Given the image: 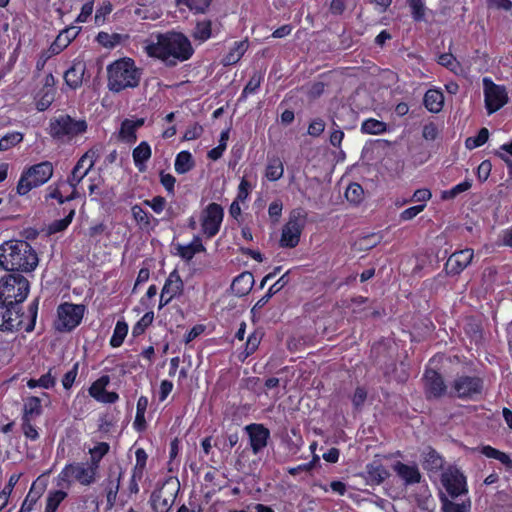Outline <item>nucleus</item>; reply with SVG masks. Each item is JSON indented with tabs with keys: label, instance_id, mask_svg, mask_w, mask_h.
<instances>
[{
	"label": "nucleus",
	"instance_id": "51",
	"mask_svg": "<svg viewBox=\"0 0 512 512\" xmlns=\"http://www.w3.org/2000/svg\"><path fill=\"white\" fill-rule=\"evenodd\" d=\"M489 139V130L486 127L479 129L476 136L468 137L465 146L469 150L476 149L484 145Z\"/></svg>",
	"mask_w": 512,
	"mask_h": 512
},
{
	"label": "nucleus",
	"instance_id": "31",
	"mask_svg": "<svg viewBox=\"0 0 512 512\" xmlns=\"http://www.w3.org/2000/svg\"><path fill=\"white\" fill-rule=\"evenodd\" d=\"M254 277L251 272H242L234 278L231 284V289L238 297L247 295L252 289Z\"/></svg>",
	"mask_w": 512,
	"mask_h": 512
},
{
	"label": "nucleus",
	"instance_id": "64",
	"mask_svg": "<svg viewBox=\"0 0 512 512\" xmlns=\"http://www.w3.org/2000/svg\"><path fill=\"white\" fill-rule=\"evenodd\" d=\"M143 204L150 207L154 213L160 214L165 210L167 202L165 197L157 195L150 200H144Z\"/></svg>",
	"mask_w": 512,
	"mask_h": 512
},
{
	"label": "nucleus",
	"instance_id": "56",
	"mask_svg": "<svg viewBox=\"0 0 512 512\" xmlns=\"http://www.w3.org/2000/svg\"><path fill=\"white\" fill-rule=\"evenodd\" d=\"M363 195L364 190L358 183H351L345 191L346 199L353 204H359L363 199Z\"/></svg>",
	"mask_w": 512,
	"mask_h": 512
},
{
	"label": "nucleus",
	"instance_id": "45",
	"mask_svg": "<svg viewBox=\"0 0 512 512\" xmlns=\"http://www.w3.org/2000/svg\"><path fill=\"white\" fill-rule=\"evenodd\" d=\"M213 0H175L176 6H186L195 14L206 13Z\"/></svg>",
	"mask_w": 512,
	"mask_h": 512
},
{
	"label": "nucleus",
	"instance_id": "55",
	"mask_svg": "<svg viewBox=\"0 0 512 512\" xmlns=\"http://www.w3.org/2000/svg\"><path fill=\"white\" fill-rule=\"evenodd\" d=\"M154 320V312L148 311L146 312L140 320L136 322V324L132 328V334L134 337H138L145 333L146 329L153 323Z\"/></svg>",
	"mask_w": 512,
	"mask_h": 512
},
{
	"label": "nucleus",
	"instance_id": "11",
	"mask_svg": "<svg viewBox=\"0 0 512 512\" xmlns=\"http://www.w3.org/2000/svg\"><path fill=\"white\" fill-rule=\"evenodd\" d=\"M224 219L223 207L215 202L209 203L202 211L200 215V224L202 234L207 238L211 239L215 237L220 229Z\"/></svg>",
	"mask_w": 512,
	"mask_h": 512
},
{
	"label": "nucleus",
	"instance_id": "15",
	"mask_svg": "<svg viewBox=\"0 0 512 512\" xmlns=\"http://www.w3.org/2000/svg\"><path fill=\"white\" fill-rule=\"evenodd\" d=\"M424 393L427 400L440 399L447 394V385L440 372L426 368L423 374Z\"/></svg>",
	"mask_w": 512,
	"mask_h": 512
},
{
	"label": "nucleus",
	"instance_id": "47",
	"mask_svg": "<svg viewBox=\"0 0 512 512\" xmlns=\"http://www.w3.org/2000/svg\"><path fill=\"white\" fill-rule=\"evenodd\" d=\"M74 216H75V208L70 207L68 210V214L64 218L54 220L53 222H51L49 224L48 232L50 234H56V233L65 231L69 227V225L72 223Z\"/></svg>",
	"mask_w": 512,
	"mask_h": 512
},
{
	"label": "nucleus",
	"instance_id": "19",
	"mask_svg": "<svg viewBox=\"0 0 512 512\" xmlns=\"http://www.w3.org/2000/svg\"><path fill=\"white\" fill-rule=\"evenodd\" d=\"M81 32V27L68 26L62 29L51 43L50 53L59 55L64 51Z\"/></svg>",
	"mask_w": 512,
	"mask_h": 512
},
{
	"label": "nucleus",
	"instance_id": "5",
	"mask_svg": "<svg viewBox=\"0 0 512 512\" xmlns=\"http://www.w3.org/2000/svg\"><path fill=\"white\" fill-rule=\"evenodd\" d=\"M54 166L50 161H42L25 167L17 182L15 192L26 196L30 191L46 184L53 176Z\"/></svg>",
	"mask_w": 512,
	"mask_h": 512
},
{
	"label": "nucleus",
	"instance_id": "20",
	"mask_svg": "<svg viewBox=\"0 0 512 512\" xmlns=\"http://www.w3.org/2000/svg\"><path fill=\"white\" fill-rule=\"evenodd\" d=\"M393 470L407 486L418 484L421 481L422 475L416 464L408 465L397 461L393 465Z\"/></svg>",
	"mask_w": 512,
	"mask_h": 512
},
{
	"label": "nucleus",
	"instance_id": "57",
	"mask_svg": "<svg viewBox=\"0 0 512 512\" xmlns=\"http://www.w3.org/2000/svg\"><path fill=\"white\" fill-rule=\"evenodd\" d=\"M34 486H35V482H33L32 486H31L28 494L24 498L18 512H32V510L34 509V507L41 495L40 493H34V491H33Z\"/></svg>",
	"mask_w": 512,
	"mask_h": 512
},
{
	"label": "nucleus",
	"instance_id": "35",
	"mask_svg": "<svg viewBox=\"0 0 512 512\" xmlns=\"http://www.w3.org/2000/svg\"><path fill=\"white\" fill-rule=\"evenodd\" d=\"M284 164L282 160L277 157H268V161L265 167V177L270 182H276L283 177Z\"/></svg>",
	"mask_w": 512,
	"mask_h": 512
},
{
	"label": "nucleus",
	"instance_id": "60",
	"mask_svg": "<svg viewBox=\"0 0 512 512\" xmlns=\"http://www.w3.org/2000/svg\"><path fill=\"white\" fill-rule=\"evenodd\" d=\"M265 73L263 71H254L250 76L247 84L245 85V92H251L252 94L256 93L260 88L261 83L264 81Z\"/></svg>",
	"mask_w": 512,
	"mask_h": 512
},
{
	"label": "nucleus",
	"instance_id": "42",
	"mask_svg": "<svg viewBox=\"0 0 512 512\" xmlns=\"http://www.w3.org/2000/svg\"><path fill=\"white\" fill-rule=\"evenodd\" d=\"M194 165V159L189 151H181L176 155L174 169L178 174L189 172Z\"/></svg>",
	"mask_w": 512,
	"mask_h": 512
},
{
	"label": "nucleus",
	"instance_id": "1",
	"mask_svg": "<svg viewBox=\"0 0 512 512\" xmlns=\"http://www.w3.org/2000/svg\"><path fill=\"white\" fill-rule=\"evenodd\" d=\"M156 42L145 46L146 54L162 61L168 67L189 60L194 54L190 39L182 32L167 31L156 35Z\"/></svg>",
	"mask_w": 512,
	"mask_h": 512
},
{
	"label": "nucleus",
	"instance_id": "59",
	"mask_svg": "<svg viewBox=\"0 0 512 512\" xmlns=\"http://www.w3.org/2000/svg\"><path fill=\"white\" fill-rule=\"evenodd\" d=\"M136 462L134 467L132 468V472L143 475L146 469L148 455L143 448H138L135 451Z\"/></svg>",
	"mask_w": 512,
	"mask_h": 512
},
{
	"label": "nucleus",
	"instance_id": "4",
	"mask_svg": "<svg viewBox=\"0 0 512 512\" xmlns=\"http://www.w3.org/2000/svg\"><path fill=\"white\" fill-rule=\"evenodd\" d=\"M107 88L113 93L134 89L140 85L142 70L135 60L121 57L107 65Z\"/></svg>",
	"mask_w": 512,
	"mask_h": 512
},
{
	"label": "nucleus",
	"instance_id": "7",
	"mask_svg": "<svg viewBox=\"0 0 512 512\" xmlns=\"http://www.w3.org/2000/svg\"><path fill=\"white\" fill-rule=\"evenodd\" d=\"M484 379L478 375H457L450 385L448 395L461 400H475L482 395Z\"/></svg>",
	"mask_w": 512,
	"mask_h": 512
},
{
	"label": "nucleus",
	"instance_id": "58",
	"mask_svg": "<svg viewBox=\"0 0 512 512\" xmlns=\"http://www.w3.org/2000/svg\"><path fill=\"white\" fill-rule=\"evenodd\" d=\"M319 461H320L319 456L315 454L312 457V460H310L309 462L299 464L296 467H290V468H288L287 471L291 476H296L302 472L308 473V472H311L315 468V466L319 463Z\"/></svg>",
	"mask_w": 512,
	"mask_h": 512
},
{
	"label": "nucleus",
	"instance_id": "6",
	"mask_svg": "<svg viewBox=\"0 0 512 512\" xmlns=\"http://www.w3.org/2000/svg\"><path fill=\"white\" fill-rule=\"evenodd\" d=\"M30 291V282L20 273L8 272L0 278V301L21 305Z\"/></svg>",
	"mask_w": 512,
	"mask_h": 512
},
{
	"label": "nucleus",
	"instance_id": "27",
	"mask_svg": "<svg viewBox=\"0 0 512 512\" xmlns=\"http://www.w3.org/2000/svg\"><path fill=\"white\" fill-rule=\"evenodd\" d=\"M249 48V42L247 39L235 41L229 48V51L223 56L221 63L223 66H232L237 64L244 56Z\"/></svg>",
	"mask_w": 512,
	"mask_h": 512
},
{
	"label": "nucleus",
	"instance_id": "43",
	"mask_svg": "<svg viewBox=\"0 0 512 512\" xmlns=\"http://www.w3.org/2000/svg\"><path fill=\"white\" fill-rule=\"evenodd\" d=\"M68 494L64 490H50L46 497L44 512H57Z\"/></svg>",
	"mask_w": 512,
	"mask_h": 512
},
{
	"label": "nucleus",
	"instance_id": "21",
	"mask_svg": "<svg viewBox=\"0 0 512 512\" xmlns=\"http://www.w3.org/2000/svg\"><path fill=\"white\" fill-rule=\"evenodd\" d=\"M72 469L74 473V481L78 482L83 486L92 485L98 476V471H96L91 465L87 462H76L71 463Z\"/></svg>",
	"mask_w": 512,
	"mask_h": 512
},
{
	"label": "nucleus",
	"instance_id": "18",
	"mask_svg": "<svg viewBox=\"0 0 512 512\" xmlns=\"http://www.w3.org/2000/svg\"><path fill=\"white\" fill-rule=\"evenodd\" d=\"M85 72L86 62L80 57L73 59L71 66L64 72V83L71 90H77L83 84Z\"/></svg>",
	"mask_w": 512,
	"mask_h": 512
},
{
	"label": "nucleus",
	"instance_id": "46",
	"mask_svg": "<svg viewBox=\"0 0 512 512\" xmlns=\"http://www.w3.org/2000/svg\"><path fill=\"white\" fill-rule=\"evenodd\" d=\"M110 383V378L108 375H102L97 380H95L89 387L88 392L89 395L94 398L96 401L100 402L103 397L106 387Z\"/></svg>",
	"mask_w": 512,
	"mask_h": 512
},
{
	"label": "nucleus",
	"instance_id": "52",
	"mask_svg": "<svg viewBox=\"0 0 512 512\" xmlns=\"http://www.w3.org/2000/svg\"><path fill=\"white\" fill-rule=\"evenodd\" d=\"M23 134L18 131L9 132L0 138V151H7L23 141Z\"/></svg>",
	"mask_w": 512,
	"mask_h": 512
},
{
	"label": "nucleus",
	"instance_id": "9",
	"mask_svg": "<svg viewBox=\"0 0 512 512\" xmlns=\"http://www.w3.org/2000/svg\"><path fill=\"white\" fill-rule=\"evenodd\" d=\"M85 120H75L70 115L54 117L49 122V134L53 139L61 140L65 137L71 139L87 131Z\"/></svg>",
	"mask_w": 512,
	"mask_h": 512
},
{
	"label": "nucleus",
	"instance_id": "50",
	"mask_svg": "<svg viewBox=\"0 0 512 512\" xmlns=\"http://www.w3.org/2000/svg\"><path fill=\"white\" fill-rule=\"evenodd\" d=\"M128 333V325L124 321H118L115 325L109 344L113 348L120 347Z\"/></svg>",
	"mask_w": 512,
	"mask_h": 512
},
{
	"label": "nucleus",
	"instance_id": "49",
	"mask_svg": "<svg viewBox=\"0 0 512 512\" xmlns=\"http://www.w3.org/2000/svg\"><path fill=\"white\" fill-rule=\"evenodd\" d=\"M52 369L43 375H41L38 379L31 378L27 381V386L30 389H34L36 387H41L44 389H51L56 384V379L51 373Z\"/></svg>",
	"mask_w": 512,
	"mask_h": 512
},
{
	"label": "nucleus",
	"instance_id": "10",
	"mask_svg": "<svg viewBox=\"0 0 512 512\" xmlns=\"http://www.w3.org/2000/svg\"><path fill=\"white\" fill-rule=\"evenodd\" d=\"M86 307L83 304L63 302L57 307V319L54 327L58 332H71L80 325L85 314Z\"/></svg>",
	"mask_w": 512,
	"mask_h": 512
},
{
	"label": "nucleus",
	"instance_id": "22",
	"mask_svg": "<svg viewBox=\"0 0 512 512\" xmlns=\"http://www.w3.org/2000/svg\"><path fill=\"white\" fill-rule=\"evenodd\" d=\"M445 459L433 447L429 446L422 453V466L430 473H438L444 467Z\"/></svg>",
	"mask_w": 512,
	"mask_h": 512
},
{
	"label": "nucleus",
	"instance_id": "34",
	"mask_svg": "<svg viewBox=\"0 0 512 512\" xmlns=\"http://www.w3.org/2000/svg\"><path fill=\"white\" fill-rule=\"evenodd\" d=\"M425 108L432 113H439L444 104V95L440 90L429 89L423 98Z\"/></svg>",
	"mask_w": 512,
	"mask_h": 512
},
{
	"label": "nucleus",
	"instance_id": "62",
	"mask_svg": "<svg viewBox=\"0 0 512 512\" xmlns=\"http://www.w3.org/2000/svg\"><path fill=\"white\" fill-rule=\"evenodd\" d=\"M79 365L80 364L78 361L75 362L72 368L63 375L61 382L65 390H70L75 383L78 375Z\"/></svg>",
	"mask_w": 512,
	"mask_h": 512
},
{
	"label": "nucleus",
	"instance_id": "17",
	"mask_svg": "<svg viewBox=\"0 0 512 512\" xmlns=\"http://www.w3.org/2000/svg\"><path fill=\"white\" fill-rule=\"evenodd\" d=\"M473 249L466 248L452 253L444 265V271L449 276L459 275L473 260Z\"/></svg>",
	"mask_w": 512,
	"mask_h": 512
},
{
	"label": "nucleus",
	"instance_id": "53",
	"mask_svg": "<svg viewBox=\"0 0 512 512\" xmlns=\"http://www.w3.org/2000/svg\"><path fill=\"white\" fill-rule=\"evenodd\" d=\"M440 500L444 512H467L470 508V501L456 503L452 500H449L444 494H442Z\"/></svg>",
	"mask_w": 512,
	"mask_h": 512
},
{
	"label": "nucleus",
	"instance_id": "26",
	"mask_svg": "<svg viewBox=\"0 0 512 512\" xmlns=\"http://www.w3.org/2000/svg\"><path fill=\"white\" fill-rule=\"evenodd\" d=\"M121 478L122 472H119L118 475L116 476L109 475L102 484L106 496V505L108 509H111L116 504Z\"/></svg>",
	"mask_w": 512,
	"mask_h": 512
},
{
	"label": "nucleus",
	"instance_id": "23",
	"mask_svg": "<svg viewBox=\"0 0 512 512\" xmlns=\"http://www.w3.org/2000/svg\"><path fill=\"white\" fill-rule=\"evenodd\" d=\"M175 250L176 255H178L182 260L189 262L196 254L205 252L206 248L203 245L200 236L195 235L189 244H177L175 246Z\"/></svg>",
	"mask_w": 512,
	"mask_h": 512
},
{
	"label": "nucleus",
	"instance_id": "39",
	"mask_svg": "<svg viewBox=\"0 0 512 512\" xmlns=\"http://www.w3.org/2000/svg\"><path fill=\"white\" fill-rule=\"evenodd\" d=\"M288 273L283 274L274 284H272L264 296H262L255 304L254 309H261L264 307L268 301L277 294L281 289H283L288 283Z\"/></svg>",
	"mask_w": 512,
	"mask_h": 512
},
{
	"label": "nucleus",
	"instance_id": "13",
	"mask_svg": "<svg viewBox=\"0 0 512 512\" xmlns=\"http://www.w3.org/2000/svg\"><path fill=\"white\" fill-rule=\"evenodd\" d=\"M483 83L485 107L489 114L495 113L508 102L506 88L502 85L495 84L489 78H484Z\"/></svg>",
	"mask_w": 512,
	"mask_h": 512
},
{
	"label": "nucleus",
	"instance_id": "44",
	"mask_svg": "<svg viewBox=\"0 0 512 512\" xmlns=\"http://www.w3.org/2000/svg\"><path fill=\"white\" fill-rule=\"evenodd\" d=\"M56 89H40L35 96L36 109L39 112L46 111L55 100Z\"/></svg>",
	"mask_w": 512,
	"mask_h": 512
},
{
	"label": "nucleus",
	"instance_id": "38",
	"mask_svg": "<svg viewBox=\"0 0 512 512\" xmlns=\"http://www.w3.org/2000/svg\"><path fill=\"white\" fill-rule=\"evenodd\" d=\"M43 408L41 399L37 396H29L24 401L23 415L21 419H31L42 414Z\"/></svg>",
	"mask_w": 512,
	"mask_h": 512
},
{
	"label": "nucleus",
	"instance_id": "25",
	"mask_svg": "<svg viewBox=\"0 0 512 512\" xmlns=\"http://www.w3.org/2000/svg\"><path fill=\"white\" fill-rule=\"evenodd\" d=\"M152 156V149L147 141H141L132 151L135 167L140 173L147 170V162Z\"/></svg>",
	"mask_w": 512,
	"mask_h": 512
},
{
	"label": "nucleus",
	"instance_id": "16",
	"mask_svg": "<svg viewBox=\"0 0 512 512\" xmlns=\"http://www.w3.org/2000/svg\"><path fill=\"white\" fill-rule=\"evenodd\" d=\"M97 158L98 153L94 149H89L79 158L68 177V182L72 188H76L81 180L94 167Z\"/></svg>",
	"mask_w": 512,
	"mask_h": 512
},
{
	"label": "nucleus",
	"instance_id": "37",
	"mask_svg": "<svg viewBox=\"0 0 512 512\" xmlns=\"http://www.w3.org/2000/svg\"><path fill=\"white\" fill-rule=\"evenodd\" d=\"M109 451V443L98 442L93 448L89 449L90 459L87 463L99 472L100 463L102 459L109 453Z\"/></svg>",
	"mask_w": 512,
	"mask_h": 512
},
{
	"label": "nucleus",
	"instance_id": "36",
	"mask_svg": "<svg viewBox=\"0 0 512 512\" xmlns=\"http://www.w3.org/2000/svg\"><path fill=\"white\" fill-rule=\"evenodd\" d=\"M144 124L143 119L129 120L125 119L121 123L120 137L128 143H133L137 139L136 130Z\"/></svg>",
	"mask_w": 512,
	"mask_h": 512
},
{
	"label": "nucleus",
	"instance_id": "8",
	"mask_svg": "<svg viewBox=\"0 0 512 512\" xmlns=\"http://www.w3.org/2000/svg\"><path fill=\"white\" fill-rule=\"evenodd\" d=\"M306 220L307 212L303 208H296L291 211L288 222L282 228L281 247L291 249L299 244Z\"/></svg>",
	"mask_w": 512,
	"mask_h": 512
},
{
	"label": "nucleus",
	"instance_id": "3",
	"mask_svg": "<svg viewBox=\"0 0 512 512\" xmlns=\"http://www.w3.org/2000/svg\"><path fill=\"white\" fill-rule=\"evenodd\" d=\"M39 301V297L34 298L26 312L22 310V304L0 301V331L14 332L23 329L27 333L32 332L36 325Z\"/></svg>",
	"mask_w": 512,
	"mask_h": 512
},
{
	"label": "nucleus",
	"instance_id": "40",
	"mask_svg": "<svg viewBox=\"0 0 512 512\" xmlns=\"http://www.w3.org/2000/svg\"><path fill=\"white\" fill-rule=\"evenodd\" d=\"M480 452L485 457L498 460L506 468L512 469V459L510 458V456L507 453L502 452L490 445H483L480 448Z\"/></svg>",
	"mask_w": 512,
	"mask_h": 512
},
{
	"label": "nucleus",
	"instance_id": "54",
	"mask_svg": "<svg viewBox=\"0 0 512 512\" xmlns=\"http://www.w3.org/2000/svg\"><path fill=\"white\" fill-rule=\"evenodd\" d=\"M407 4L411 10V16L415 22L425 20V0H407Z\"/></svg>",
	"mask_w": 512,
	"mask_h": 512
},
{
	"label": "nucleus",
	"instance_id": "24",
	"mask_svg": "<svg viewBox=\"0 0 512 512\" xmlns=\"http://www.w3.org/2000/svg\"><path fill=\"white\" fill-rule=\"evenodd\" d=\"M215 35L216 34L213 31V22L210 19L197 20L191 31V37L198 45L205 43Z\"/></svg>",
	"mask_w": 512,
	"mask_h": 512
},
{
	"label": "nucleus",
	"instance_id": "33",
	"mask_svg": "<svg viewBox=\"0 0 512 512\" xmlns=\"http://www.w3.org/2000/svg\"><path fill=\"white\" fill-rule=\"evenodd\" d=\"M129 39L128 34H120V33H108L105 31H100L95 37V41L102 47L106 49H114L115 47L123 44Z\"/></svg>",
	"mask_w": 512,
	"mask_h": 512
},
{
	"label": "nucleus",
	"instance_id": "48",
	"mask_svg": "<svg viewBox=\"0 0 512 512\" xmlns=\"http://www.w3.org/2000/svg\"><path fill=\"white\" fill-rule=\"evenodd\" d=\"M471 187H472V180L469 178H466L464 181L453 186L451 189L442 191L440 198L443 201L453 200L459 194L468 191Z\"/></svg>",
	"mask_w": 512,
	"mask_h": 512
},
{
	"label": "nucleus",
	"instance_id": "61",
	"mask_svg": "<svg viewBox=\"0 0 512 512\" xmlns=\"http://www.w3.org/2000/svg\"><path fill=\"white\" fill-rule=\"evenodd\" d=\"M368 392L367 389L363 386L356 387L352 397V405L354 407V410L360 411L367 400Z\"/></svg>",
	"mask_w": 512,
	"mask_h": 512
},
{
	"label": "nucleus",
	"instance_id": "29",
	"mask_svg": "<svg viewBox=\"0 0 512 512\" xmlns=\"http://www.w3.org/2000/svg\"><path fill=\"white\" fill-rule=\"evenodd\" d=\"M164 294L178 298L183 294L184 282L177 269L171 271L162 287Z\"/></svg>",
	"mask_w": 512,
	"mask_h": 512
},
{
	"label": "nucleus",
	"instance_id": "14",
	"mask_svg": "<svg viewBox=\"0 0 512 512\" xmlns=\"http://www.w3.org/2000/svg\"><path fill=\"white\" fill-rule=\"evenodd\" d=\"M249 447L254 455L263 452L271 438L270 430L262 423H251L244 427Z\"/></svg>",
	"mask_w": 512,
	"mask_h": 512
},
{
	"label": "nucleus",
	"instance_id": "41",
	"mask_svg": "<svg viewBox=\"0 0 512 512\" xmlns=\"http://www.w3.org/2000/svg\"><path fill=\"white\" fill-rule=\"evenodd\" d=\"M388 130V126L385 122L377 120L375 118H367L362 124L360 131L367 135H380Z\"/></svg>",
	"mask_w": 512,
	"mask_h": 512
},
{
	"label": "nucleus",
	"instance_id": "63",
	"mask_svg": "<svg viewBox=\"0 0 512 512\" xmlns=\"http://www.w3.org/2000/svg\"><path fill=\"white\" fill-rule=\"evenodd\" d=\"M159 178H160V183L166 190L167 194L169 196H174L175 195L176 178L172 174L165 173L164 171H161L159 173Z\"/></svg>",
	"mask_w": 512,
	"mask_h": 512
},
{
	"label": "nucleus",
	"instance_id": "30",
	"mask_svg": "<svg viewBox=\"0 0 512 512\" xmlns=\"http://www.w3.org/2000/svg\"><path fill=\"white\" fill-rule=\"evenodd\" d=\"M132 218L141 230H148L153 228L154 225L158 224V219L154 218L148 211L144 210L140 204H134L131 206Z\"/></svg>",
	"mask_w": 512,
	"mask_h": 512
},
{
	"label": "nucleus",
	"instance_id": "12",
	"mask_svg": "<svg viewBox=\"0 0 512 512\" xmlns=\"http://www.w3.org/2000/svg\"><path fill=\"white\" fill-rule=\"evenodd\" d=\"M441 483L451 498L468 493L467 479L456 466H449L441 474Z\"/></svg>",
	"mask_w": 512,
	"mask_h": 512
},
{
	"label": "nucleus",
	"instance_id": "28",
	"mask_svg": "<svg viewBox=\"0 0 512 512\" xmlns=\"http://www.w3.org/2000/svg\"><path fill=\"white\" fill-rule=\"evenodd\" d=\"M389 472L379 461H373L366 465L365 480L370 485H380L386 478Z\"/></svg>",
	"mask_w": 512,
	"mask_h": 512
},
{
	"label": "nucleus",
	"instance_id": "32",
	"mask_svg": "<svg viewBox=\"0 0 512 512\" xmlns=\"http://www.w3.org/2000/svg\"><path fill=\"white\" fill-rule=\"evenodd\" d=\"M175 495L170 492L165 494L164 489L155 491L151 495V504L155 512H169L174 502Z\"/></svg>",
	"mask_w": 512,
	"mask_h": 512
},
{
	"label": "nucleus",
	"instance_id": "2",
	"mask_svg": "<svg viewBox=\"0 0 512 512\" xmlns=\"http://www.w3.org/2000/svg\"><path fill=\"white\" fill-rule=\"evenodd\" d=\"M39 263V258L25 240L10 239L0 245V268L12 273H30Z\"/></svg>",
	"mask_w": 512,
	"mask_h": 512
}]
</instances>
